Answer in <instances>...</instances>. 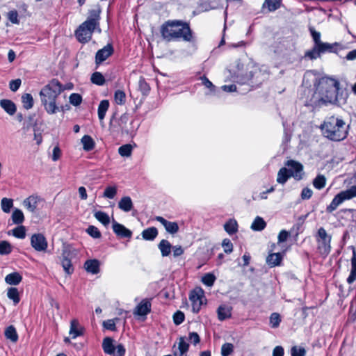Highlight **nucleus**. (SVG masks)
Returning a JSON list of instances; mask_svg holds the SVG:
<instances>
[{
	"instance_id": "nucleus-1",
	"label": "nucleus",
	"mask_w": 356,
	"mask_h": 356,
	"mask_svg": "<svg viewBox=\"0 0 356 356\" xmlns=\"http://www.w3.org/2000/svg\"><path fill=\"white\" fill-rule=\"evenodd\" d=\"M314 87L315 92L310 100L311 105L321 106L339 102V82L337 79L326 76L316 79Z\"/></svg>"
},
{
	"instance_id": "nucleus-2",
	"label": "nucleus",
	"mask_w": 356,
	"mask_h": 356,
	"mask_svg": "<svg viewBox=\"0 0 356 356\" xmlns=\"http://www.w3.org/2000/svg\"><path fill=\"white\" fill-rule=\"evenodd\" d=\"M64 90L63 84L58 79H53L40 91L42 105L48 114H54L59 111L56 99Z\"/></svg>"
},
{
	"instance_id": "nucleus-3",
	"label": "nucleus",
	"mask_w": 356,
	"mask_h": 356,
	"mask_svg": "<svg viewBox=\"0 0 356 356\" xmlns=\"http://www.w3.org/2000/svg\"><path fill=\"white\" fill-rule=\"evenodd\" d=\"M320 129L323 136L332 141L343 140L348 134V125L342 118L334 115L325 118Z\"/></svg>"
},
{
	"instance_id": "nucleus-4",
	"label": "nucleus",
	"mask_w": 356,
	"mask_h": 356,
	"mask_svg": "<svg viewBox=\"0 0 356 356\" xmlns=\"http://www.w3.org/2000/svg\"><path fill=\"white\" fill-rule=\"evenodd\" d=\"M316 241L317 243V250L318 253L323 257H326L331 251V239L332 236L327 234L326 230L323 227L318 229L316 235Z\"/></svg>"
},
{
	"instance_id": "nucleus-5",
	"label": "nucleus",
	"mask_w": 356,
	"mask_h": 356,
	"mask_svg": "<svg viewBox=\"0 0 356 356\" xmlns=\"http://www.w3.org/2000/svg\"><path fill=\"white\" fill-rule=\"evenodd\" d=\"M181 40L194 43L196 42V37L194 32L191 29L189 23L182 20H178L175 41Z\"/></svg>"
},
{
	"instance_id": "nucleus-6",
	"label": "nucleus",
	"mask_w": 356,
	"mask_h": 356,
	"mask_svg": "<svg viewBox=\"0 0 356 356\" xmlns=\"http://www.w3.org/2000/svg\"><path fill=\"white\" fill-rule=\"evenodd\" d=\"M178 20H168L160 29L162 38L167 42L175 41Z\"/></svg>"
},
{
	"instance_id": "nucleus-7",
	"label": "nucleus",
	"mask_w": 356,
	"mask_h": 356,
	"mask_svg": "<svg viewBox=\"0 0 356 356\" xmlns=\"http://www.w3.org/2000/svg\"><path fill=\"white\" fill-rule=\"evenodd\" d=\"M72 252L69 246L64 247L60 257L61 266L67 275L73 273L74 268L72 264Z\"/></svg>"
},
{
	"instance_id": "nucleus-8",
	"label": "nucleus",
	"mask_w": 356,
	"mask_h": 356,
	"mask_svg": "<svg viewBox=\"0 0 356 356\" xmlns=\"http://www.w3.org/2000/svg\"><path fill=\"white\" fill-rule=\"evenodd\" d=\"M84 24L85 23L83 22L75 31L76 38L81 43L88 42L91 39L92 33L95 29L88 24Z\"/></svg>"
},
{
	"instance_id": "nucleus-9",
	"label": "nucleus",
	"mask_w": 356,
	"mask_h": 356,
	"mask_svg": "<svg viewBox=\"0 0 356 356\" xmlns=\"http://www.w3.org/2000/svg\"><path fill=\"white\" fill-rule=\"evenodd\" d=\"M204 291L201 289H195L191 291L189 299L192 302V311L198 313L203 304Z\"/></svg>"
},
{
	"instance_id": "nucleus-10",
	"label": "nucleus",
	"mask_w": 356,
	"mask_h": 356,
	"mask_svg": "<svg viewBox=\"0 0 356 356\" xmlns=\"http://www.w3.org/2000/svg\"><path fill=\"white\" fill-rule=\"evenodd\" d=\"M31 245L38 252L46 251L48 243L42 234H34L31 237Z\"/></svg>"
},
{
	"instance_id": "nucleus-11",
	"label": "nucleus",
	"mask_w": 356,
	"mask_h": 356,
	"mask_svg": "<svg viewBox=\"0 0 356 356\" xmlns=\"http://www.w3.org/2000/svg\"><path fill=\"white\" fill-rule=\"evenodd\" d=\"M285 165L289 167V171L292 175L296 180H300L302 179L303 175V165L294 160H288L285 163Z\"/></svg>"
},
{
	"instance_id": "nucleus-12",
	"label": "nucleus",
	"mask_w": 356,
	"mask_h": 356,
	"mask_svg": "<svg viewBox=\"0 0 356 356\" xmlns=\"http://www.w3.org/2000/svg\"><path fill=\"white\" fill-rule=\"evenodd\" d=\"M261 75V71L255 69L254 71H250L248 72L245 77L241 82V84H247L252 87L256 86H258L261 84L263 79H259Z\"/></svg>"
},
{
	"instance_id": "nucleus-13",
	"label": "nucleus",
	"mask_w": 356,
	"mask_h": 356,
	"mask_svg": "<svg viewBox=\"0 0 356 356\" xmlns=\"http://www.w3.org/2000/svg\"><path fill=\"white\" fill-rule=\"evenodd\" d=\"M114 52L113 47L111 44H107L102 49L98 50L95 54V64L100 65L109 58Z\"/></svg>"
},
{
	"instance_id": "nucleus-14",
	"label": "nucleus",
	"mask_w": 356,
	"mask_h": 356,
	"mask_svg": "<svg viewBox=\"0 0 356 356\" xmlns=\"http://www.w3.org/2000/svg\"><path fill=\"white\" fill-rule=\"evenodd\" d=\"M112 228L113 232L120 238L129 239L132 236V232L130 229L115 220L113 222Z\"/></svg>"
},
{
	"instance_id": "nucleus-15",
	"label": "nucleus",
	"mask_w": 356,
	"mask_h": 356,
	"mask_svg": "<svg viewBox=\"0 0 356 356\" xmlns=\"http://www.w3.org/2000/svg\"><path fill=\"white\" fill-rule=\"evenodd\" d=\"M348 197L346 195L344 191H341L334 196L331 203L327 207L326 211L328 213H332L337 209V208L342 204L345 200H347Z\"/></svg>"
},
{
	"instance_id": "nucleus-16",
	"label": "nucleus",
	"mask_w": 356,
	"mask_h": 356,
	"mask_svg": "<svg viewBox=\"0 0 356 356\" xmlns=\"http://www.w3.org/2000/svg\"><path fill=\"white\" fill-rule=\"evenodd\" d=\"M100 9H92L88 12V19L84 22L85 24H88L90 27H93L95 29L97 26L99 25V19H100Z\"/></svg>"
},
{
	"instance_id": "nucleus-17",
	"label": "nucleus",
	"mask_w": 356,
	"mask_h": 356,
	"mask_svg": "<svg viewBox=\"0 0 356 356\" xmlns=\"http://www.w3.org/2000/svg\"><path fill=\"white\" fill-rule=\"evenodd\" d=\"M42 200H43L40 196L37 195H32L23 201V205L30 212L34 213L37 209L38 203Z\"/></svg>"
},
{
	"instance_id": "nucleus-18",
	"label": "nucleus",
	"mask_w": 356,
	"mask_h": 356,
	"mask_svg": "<svg viewBox=\"0 0 356 356\" xmlns=\"http://www.w3.org/2000/svg\"><path fill=\"white\" fill-rule=\"evenodd\" d=\"M151 302L147 299L143 300L135 308V316H146L151 312Z\"/></svg>"
},
{
	"instance_id": "nucleus-19",
	"label": "nucleus",
	"mask_w": 356,
	"mask_h": 356,
	"mask_svg": "<svg viewBox=\"0 0 356 356\" xmlns=\"http://www.w3.org/2000/svg\"><path fill=\"white\" fill-rule=\"evenodd\" d=\"M155 219L163 225L168 233L174 234L179 231V226L176 222L168 221L161 216H156Z\"/></svg>"
},
{
	"instance_id": "nucleus-20",
	"label": "nucleus",
	"mask_w": 356,
	"mask_h": 356,
	"mask_svg": "<svg viewBox=\"0 0 356 356\" xmlns=\"http://www.w3.org/2000/svg\"><path fill=\"white\" fill-rule=\"evenodd\" d=\"M84 328L80 325L77 319H72L70 322V334L72 339L83 335Z\"/></svg>"
},
{
	"instance_id": "nucleus-21",
	"label": "nucleus",
	"mask_w": 356,
	"mask_h": 356,
	"mask_svg": "<svg viewBox=\"0 0 356 356\" xmlns=\"http://www.w3.org/2000/svg\"><path fill=\"white\" fill-rule=\"evenodd\" d=\"M0 106L10 115H13L17 111L15 104L10 99L0 100Z\"/></svg>"
},
{
	"instance_id": "nucleus-22",
	"label": "nucleus",
	"mask_w": 356,
	"mask_h": 356,
	"mask_svg": "<svg viewBox=\"0 0 356 356\" xmlns=\"http://www.w3.org/2000/svg\"><path fill=\"white\" fill-rule=\"evenodd\" d=\"M217 314L218 318L221 321L229 318L232 316V307L226 305H221L217 309Z\"/></svg>"
},
{
	"instance_id": "nucleus-23",
	"label": "nucleus",
	"mask_w": 356,
	"mask_h": 356,
	"mask_svg": "<svg viewBox=\"0 0 356 356\" xmlns=\"http://www.w3.org/2000/svg\"><path fill=\"white\" fill-rule=\"evenodd\" d=\"M87 272L97 274L99 272V261L97 259H88L84 264Z\"/></svg>"
},
{
	"instance_id": "nucleus-24",
	"label": "nucleus",
	"mask_w": 356,
	"mask_h": 356,
	"mask_svg": "<svg viewBox=\"0 0 356 356\" xmlns=\"http://www.w3.org/2000/svg\"><path fill=\"white\" fill-rule=\"evenodd\" d=\"M114 340L111 337H105L102 341V349L104 352L107 354L111 355L114 354V351L115 350V346L113 344Z\"/></svg>"
},
{
	"instance_id": "nucleus-25",
	"label": "nucleus",
	"mask_w": 356,
	"mask_h": 356,
	"mask_svg": "<svg viewBox=\"0 0 356 356\" xmlns=\"http://www.w3.org/2000/svg\"><path fill=\"white\" fill-rule=\"evenodd\" d=\"M189 348V344L186 341L184 337H180L178 342V351H175L173 355L175 356H183L186 353Z\"/></svg>"
},
{
	"instance_id": "nucleus-26",
	"label": "nucleus",
	"mask_w": 356,
	"mask_h": 356,
	"mask_svg": "<svg viewBox=\"0 0 356 356\" xmlns=\"http://www.w3.org/2000/svg\"><path fill=\"white\" fill-rule=\"evenodd\" d=\"M351 270L349 276L347 278V282L350 284L356 280V250L353 248V257L351 258Z\"/></svg>"
},
{
	"instance_id": "nucleus-27",
	"label": "nucleus",
	"mask_w": 356,
	"mask_h": 356,
	"mask_svg": "<svg viewBox=\"0 0 356 356\" xmlns=\"http://www.w3.org/2000/svg\"><path fill=\"white\" fill-rule=\"evenodd\" d=\"M118 207L124 212H129L132 210L134 205L130 197L124 196L118 202Z\"/></svg>"
},
{
	"instance_id": "nucleus-28",
	"label": "nucleus",
	"mask_w": 356,
	"mask_h": 356,
	"mask_svg": "<svg viewBox=\"0 0 356 356\" xmlns=\"http://www.w3.org/2000/svg\"><path fill=\"white\" fill-rule=\"evenodd\" d=\"M158 229L155 227H148L144 229L141 236L145 241H154L158 236Z\"/></svg>"
},
{
	"instance_id": "nucleus-29",
	"label": "nucleus",
	"mask_w": 356,
	"mask_h": 356,
	"mask_svg": "<svg viewBox=\"0 0 356 356\" xmlns=\"http://www.w3.org/2000/svg\"><path fill=\"white\" fill-rule=\"evenodd\" d=\"M282 261V255L281 253H271L266 258V263L270 267L280 266Z\"/></svg>"
},
{
	"instance_id": "nucleus-30",
	"label": "nucleus",
	"mask_w": 356,
	"mask_h": 356,
	"mask_svg": "<svg viewBox=\"0 0 356 356\" xmlns=\"http://www.w3.org/2000/svg\"><path fill=\"white\" fill-rule=\"evenodd\" d=\"M81 143L83 145V150L86 152L92 150L95 147V140L89 135H84L81 140Z\"/></svg>"
},
{
	"instance_id": "nucleus-31",
	"label": "nucleus",
	"mask_w": 356,
	"mask_h": 356,
	"mask_svg": "<svg viewBox=\"0 0 356 356\" xmlns=\"http://www.w3.org/2000/svg\"><path fill=\"white\" fill-rule=\"evenodd\" d=\"M291 177H292V175L289 172L288 168L283 167V168H281L277 172V181L279 184H281L283 185Z\"/></svg>"
},
{
	"instance_id": "nucleus-32",
	"label": "nucleus",
	"mask_w": 356,
	"mask_h": 356,
	"mask_svg": "<svg viewBox=\"0 0 356 356\" xmlns=\"http://www.w3.org/2000/svg\"><path fill=\"white\" fill-rule=\"evenodd\" d=\"M340 46L338 42H334L333 44H330L327 42H321L318 44V47L319 49L320 53L324 54L325 52H336L337 49L336 47Z\"/></svg>"
},
{
	"instance_id": "nucleus-33",
	"label": "nucleus",
	"mask_w": 356,
	"mask_h": 356,
	"mask_svg": "<svg viewBox=\"0 0 356 356\" xmlns=\"http://www.w3.org/2000/svg\"><path fill=\"white\" fill-rule=\"evenodd\" d=\"M172 247L170 243L165 239H162L158 245L162 257H168L170 254Z\"/></svg>"
},
{
	"instance_id": "nucleus-34",
	"label": "nucleus",
	"mask_w": 356,
	"mask_h": 356,
	"mask_svg": "<svg viewBox=\"0 0 356 356\" xmlns=\"http://www.w3.org/2000/svg\"><path fill=\"white\" fill-rule=\"evenodd\" d=\"M22 280V276L17 272L10 273L5 277L6 282L10 285H17Z\"/></svg>"
},
{
	"instance_id": "nucleus-35",
	"label": "nucleus",
	"mask_w": 356,
	"mask_h": 356,
	"mask_svg": "<svg viewBox=\"0 0 356 356\" xmlns=\"http://www.w3.org/2000/svg\"><path fill=\"white\" fill-rule=\"evenodd\" d=\"M224 229L229 235L235 234L238 231V224L235 219H229L224 225Z\"/></svg>"
},
{
	"instance_id": "nucleus-36",
	"label": "nucleus",
	"mask_w": 356,
	"mask_h": 356,
	"mask_svg": "<svg viewBox=\"0 0 356 356\" xmlns=\"http://www.w3.org/2000/svg\"><path fill=\"white\" fill-rule=\"evenodd\" d=\"M5 337L7 339H9L13 343H15L18 340V334L16 329L13 325L8 326L5 330Z\"/></svg>"
},
{
	"instance_id": "nucleus-37",
	"label": "nucleus",
	"mask_w": 356,
	"mask_h": 356,
	"mask_svg": "<svg viewBox=\"0 0 356 356\" xmlns=\"http://www.w3.org/2000/svg\"><path fill=\"white\" fill-rule=\"evenodd\" d=\"M12 221L14 224L21 225L24 221V216L22 210L15 209L11 216Z\"/></svg>"
},
{
	"instance_id": "nucleus-38",
	"label": "nucleus",
	"mask_w": 356,
	"mask_h": 356,
	"mask_svg": "<svg viewBox=\"0 0 356 356\" xmlns=\"http://www.w3.org/2000/svg\"><path fill=\"white\" fill-rule=\"evenodd\" d=\"M109 107V102L106 99L100 102L98 106V118L100 120H104L105 118L106 111Z\"/></svg>"
},
{
	"instance_id": "nucleus-39",
	"label": "nucleus",
	"mask_w": 356,
	"mask_h": 356,
	"mask_svg": "<svg viewBox=\"0 0 356 356\" xmlns=\"http://www.w3.org/2000/svg\"><path fill=\"white\" fill-rule=\"evenodd\" d=\"M266 226L265 220L261 217L257 216L251 225V229L254 231H262Z\"/></svg>"
},
{
	"instance_id": "nucleus-40",
	"label": "nucleus",
	"mask_w": 356,
	"mask_h": 356,
	"mask_svg": "<svg viewBox=\"0 0 356 356\" xmlns=\"http://www.w3.org/2000/svg\"><path fill=\"white\" fill-rule=\"evenodd\" d=\"M282 0H265L263 8L267 6L269 12H273L280 8Z\"/></svg>"
},
{
	"instance_id": "nucleus-41",
	"label": "nucleus",
	"mask_w": 356,
	"mask_h": 356,
	"mask_svg": "<svg viewBox=\"0 0 356 356\" xmlns=\"http://www.w3.org/2000/svg\"><path fill=\"white\" fill-rule=\"evenodd\" d=\"M7 296L13 301L15 305H17L20 301L18 289L15 287H10L8 289Z\"/></svg>"
},
{
	"instance_id": "nucleus-42",
	"label": "nucleus",
	"mask_w": 356,
	"mask_h": 356,
	"mask_svg": "<svg viewBox=\"0 0 356 356\" xmlns=\"http://www.w3.org/2000/svg\"><path fill=\"white\" fill-rule=\"evenodd\" d=\"M313 186L318 190L323 189L326 184V178L323 175H318L313 180Z\"/></svg>"
},
{
	"instance_id": "nucleus-43",
	"label": "nucleus",
	"mask_w": 356,
	"mask_h": 356,
	"mask_svg": "<svg viewBox=\"0 0 356 356\" xmlns=\"http://www.w3.org/2000/svg\"><path fill=\"white\" fill-rule=\"evenodd\" d=\"M90 81L97 86H103L105 82V78L103 74L99 72H95L92 74L90 77Z\"/></svg>"
},
{
	"instance_id": "nucleus-44",
	"label": "nucleus",
	"mask_w": 356,
	"mask_h": 356,
	"mask_svg": "<svg viewBox=\"0 0 356 356\" xmlns=\"http://www.w3.org/2000/svg\"><path fill=\"white\" fill-rule=\"evenodd\" d=\"M22 102L23 103L24 108L26 110L31 109L34 103L33 98L29 93H25L22 95Z\"/></svg>"
},
{
	"instance_id": "nucleus-45",
	"label": "nucleus",
	"mask_w": 356,
	"mask_h": 356,
	"mask_svg": "<svg viewBox=\"0 0 356 356\" xmlns=\"http://www.w3.org/2000/svg\"><path fill=\"white\" fill-rule=\"evenodd\" d=\"M94 216L95 218L99 221L101 223H102L104 226H106L110 222V218L108 215L103 211H97L95 213Z\"/></svg>"
},
{
	"instance_id": "nucleus-46",
	"label": "nucleus",
	"mask_w": 356,
	"mask_h": 356,
	"mask_svg": "<svg viewBox=\"0 0 356 356\" xmlns=\"http://www.w3.org/2000/svg\"><path fill=\"white\" fill-rule=\"evenodd\" d=\"M321 53L318 46L314 45L313 48L305 52L304 57L308 58L310 60H314L320 57Z\"/></svg>"
},
{
	"instance_id": "nucleus-47",
	"label": "nucleus",
	"mask_w": 356,
	"mask_h": 356,
	"mask_svg": "<svg viewBox=\"0 0 356 356\" xmlns=\"http://www.w3.org/2000/svg\"><path fill=\"white\" fill-rule=\"evenodd\" d=\"M13 236L15 238L23 239L26 237V228L23 225H19L11 230Z\"/></svg>"
},
{
	"instance_id": "nucleus-48",
	"label": "nucleus",
	"mask_w": 356,
	"mask_h": 356,
	"mask_svg": "<svg viewBox=\"0 0 356 356\" xmlns=\"http://www.w3.org/2000/svg\"><path fill=\"white\" fill-rule=\"evenodd\" d=\"M132 145L130 144H125L118 148V153L121 156L129 157L132 152Z\"/></svg>"
},
{
	"instance_id": "nucleus-49",
	"label": "nucleus",
	"mask_w": 356,
	"mask_h": 356,
	"mask_svg": "<svg viewBox=\"0 0 356 356\" xmlns=\"http://www.w3.org/2000/svg\"><path fill=\"white\" fill-rule=\"evenodd\" d=\"M1 209L3 212L10 213L11 208L13 207V200L10 198L3 197L1 201Z\"/></svg>"
},
{
	"instance_id": "nucleus-50",
	"label": "nucleus",
	"mask_w": 356,
	"mask_h": 356,
	"mask_svg": "<svg viewBox=\"0 0 356 356\" xmlns=\"http://www.w3.org/2000/svg\"><path fill=\"white\" fill-rule=\"evenodd\" d=\"M13 250L12 245L7 241H1L0 242V254L7 255L9 254Z\"/></svg>"
},
{
	"instance_id": "nucleus-51",
	"label": "nucleus",
	"mask_w": 356,
	"mask_h": 356,
	"mask_svg": "<svg viewBox=\"0 0 356 356\" xmlns=\"http://www.w3.org/2000/svg\"><path fill=\"white\" fill-rule=\"evenodd\" d=\"M114 99L116 104L119 105H122L126 102V95L125 92L122 90H118L115 92Z\"/></svg>"
},
{
	"instance_id": "nucleus-52",
	"label": "nucleus",
	"mask_w": 356,
	"mask_h": 356,
	"mask_svg": "<svg viewBox=\"0 0 356 356\" xmlns=\"http://www.w3.org/2000/svg\"><path fill=\"white\" fill-rule=\"evenodd\" d=\"M216 277L212 273H207L202 277V283L207 286H213Z\"/></svg>"
},
{
	"instance_id": "nucleus-53",
	"label": "nucleus",
	"mask_w": 356,
	"mask_h": 356,
	"mask_svg": "<svg viewBox=\"0 0 356 356\" xmlns=\"http://www.w3.org/2000/svg\"><path fill=\"white\" fill-rule=\"evenodd\" d=\"M234 352V345L231 343H225L221 347L222 356H229Z\"/></svg>"
},
{
	"instance_id": "nucleus-54",
	"label": "nucleus",
	"mask_w": 356,
	"mask_h": 356,
	"mask_svg": "<svg viewBox=\"0 0 356 356\" xmlns=\"http://www.w3.org/2000/svg\"><path fill=\"white\" fill-rule=\"evenodd\" d=\"M281 317L278 313H273L270 316V323L271 327L276 328L280 325Z\"/></svg>"
},
{
	"instance_id": "nucleus-55",
	"label": "nucleus",
	"mask_w": 356,
	"mask_h": 356,
	"mask_svg": "<svg viewBox=\"0 0 356 356\" xmlns=\"http://www.w3.org/2000/svg\"><path fill=\"white\" fill-rule=\"evenodd\" d=\"M86 232L94 238H99L102 236L101 232L98 228L93 225H90L87 228Z\"/></svg>"
},
{
	"instance_id": "nucleus-56",
	"label": "nucleus",
	"mask_w": 356,
	"mask_h": 356,
	"mask_svg": "<svg viewBox=\"0 0 356 356\" xmlns=\"http://www.w3.org/2000/svg\"><path fill=\"white\" fill-rule=\"evenodd\" d=\"M117 194V188L115 186H108L104 192V197L108 199H113Z\"/></svg>"
},
{
	"instance_id": "nucleus-57",
	"label": "nucleus",
	"mask_w": 356,
	"mask_h": 356,
	"mask_svg": "<svg viewBox=\"0 0 356 356\" xmlns=\"http://www.w3.org/2000/svg\"><path fill=\"white\" fill-rule=\"evenodd\" d=\"M69 99L70 104L75 106H79L82 102V97L78 93L71 94Z\"/></svg>"
},
{
	"instance_id": "nucleus-58",
	"label": "nucleus",
	"mask_w": 356,
	"mask_h": 356,
	"mask_svg": "<svg viewBox=\"0 0 356 356\" xmlns=\"http://www.w3.org/2000/svg\"><path fill=\"white\" fill-rule=\"evenodd\" d=\"M139 89L143 95H147L150 90L148 83L145 81V79L141 77L138 82Z\"/></svg>"
},
{
	"instance_id": "nucleus-59",
	"label": "nucleus",
	"mask_w": 356,
	"mask_h": 356,
	"mask_svg": "<svg viewBox=\"0 0 356 356\" xmlns=\"http://www.w3.org/2000/svg\"><path fill=\"white\" fill-rule=\"evenodd\" d=\"M309 31L314 40V45L318 46V44L322 42L321 40V33L316 31L314 27H309Z\"/></svg>"
},
{
	"instance_id": "nucleus-60",
	"label": "nucleus",
	"mask_w": 356,
	"mask_h": 356,
	"mask_svg": "<svg viewBox=\"0 0 356 356\" xmlns=\"http://www.w3.org/2000/svg\"><path fill=\"white\" fill-rule=\"evenodd\" d=\"M291 356H305L306 350L304 348L293 346L291 349Z\"/></svg>"
},
{
	"instance_id": "nucleus-61",
	"label": "nucleus",
	"mask_w": 356,
	"mask_h": 356,
	"mask_svg": "<svg viewBox=\"0 0 356 356\" xmlns=\"http://www.w3.org/2000/svg\"><path fill=\"white\" fill-rule=\"evenodd\" d=\"M222 246L224 249V252L227 254H230L233 251V244L228 238H225L222 241Z\"/></svg>"
},
{
	"instance_id": "nucleus-62",
	"label": "nucleus",
	"mask_w": 356,
	"mask_h": 356,
	"mask_svg": "<svg viewBox=\"0 0 356 356\" xmlns=\"http://www.w3.org/2000/svg\"><path fill=\"white\" fill-rule=\"evenodd\" d=\"M185 316L182 312L177 311L173 315V321L175 325H180L184 321Z\"/></svg>"
},
{
	"instance_id": "nucleus-63",
	"label": "nucleus",
	"mask_w": 356,
	"mask_h": 356,
	"mask_svg": "<svg viewBox=\"0 0 356 356\" xmlns=\"http://www.w3.org/2000/svg\"><path fill=\"white\" fill-rule=\"evenodd\" d=\"M22 84V80L20 79H16L11 80L9 83V88L13 92H16Z\"/></svg>"
},
{
	"instance_id": "nucleus-64",
	"label": "nucleus",
	"mask_w": 356,
	"mask_h": 356,
	"mask_svg": "<svg viewBox=\"0 0 356 356\" xmlns=\"http://www.w3.org/2000/svg\"><path fill=\"white\" fill-rule=\"evenodd\" d=\"M126 353V349L123 344L119 343L115 346V350L114 351V354H112L113 356H124Z\"/></svg>"
}]
</instances>
